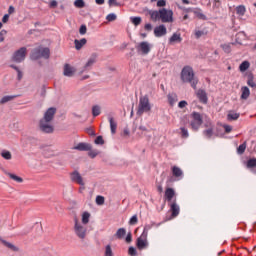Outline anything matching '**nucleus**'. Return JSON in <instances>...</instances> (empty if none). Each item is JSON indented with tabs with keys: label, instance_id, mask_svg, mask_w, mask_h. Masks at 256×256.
I'll use <instances>...</instances> for the list:
<instances>
[{
	"label": "nucleus",
	"instance_id": "f257e3e1",
	"mask_svg": "<svg viewBox=\"0 0 256 256\" xmlns=\"http://www.w3.org/2000/svg\"><path fill=\"white\" fill-rule=\"evenodd\" d=\"M182 83H190L192 89H197L199 79L195 76V71L191 66H185L180 74Z\"/></svg>",
	"mask_w": 256,
	"mask_h": 256
},
{
	"label": "nucleus",
	"instance_id": "f03ea898",
	"mask_svg": "<svg viewBox=\"0 0 256 256\" xmlns=\"http://www.w3.org/2000/svg\"><path fill=\"white\" fill-rule=\"evenodd\" d=\"M51 51L47 47L39 46L34 48L31 53V59L37 61V59H49Z\"/></svg>",
	"mask_w": 256,
	"mask_h": 256
},
{
	"label": "nucleus",
	"instance_id": "7ed1b4c3",
	"mask_svg": "<svg viewBox=\"0 0 256 256\" xmlns=\"http://www.w3.org/2000/svg\"><path fill=\"white\" fill-rule=\"evenodd\" d=\"M74 234L78 239H85L87 237V226L77 218L74 219Z\"/></svg>",
	"mask_w": 256,
	"mask_h": 256
},
{
	"label": "nucleus",
	"instance_id": "20e7f679",
	"mask_svg": "<svg viewBox=\"0 0 256 256\" xmlns=\"http://www.w3.org/2000/svg\"><path fill=\"white\" fill-rule=\"evenodd\" d=\"M152 106L151 102H149V96H141L139 99L138 105V115H143V113H149L151 111Z\"/></svg>",
	"mask_w": 256,
	"mask_h": 256
},
{
	"label": "nucleus",
	"instance_id": "39448f33",
	"mask_svg": "<svg viewBox=\"0 0 256 256\" xmlns=\"http://www.w3.org/2000/svg\"><path fill=\"white\" fill-rule=\"evenodd\" d=\"M26 57H27V48L21 47L20 49L14 52L12 56V61H14V63H23Z\"/></svg>",
	"mask_w": 256,
	"mask_h": 256
},
{
	"label": "nucleus",
	"instance_id": "423d86ee",
	"mask_svg": "<svg viewBox=\"0 0 256 256\" xmlns=\"http://www.w3.org/2000/svg\"><path fill=\"white\" fill-rule=\"evenodd\" d=\"M160 21L162 23H173V10L160 9Z\"/></svg>",
	"mask_w": 256,
	"mask_h": 256
},
{
	"label": "nucleus",
	"instance_id": "0eeeda50",
	"mask_svg": "<svg viewBox=\"0 0 256 256\" xmlns=\"http://www.w3.org/2000/svg\"><path fill=\"white\" fill-rule=\"evenodd\" d=\"M148 233H149V229H147V227H145L141 236L137 240L138 249H145V247H147V245H149L147 242Z\"/></svg>",
	"mask_w": 256,
	"mask_h": 256
},
{
	"label": "nucleus",
	"instance_id": "6e6552de",
	"mask_svg": "<svg viewBox=\"0 0 256 256\" xmlns=\"http://www.w3.org/2000/svg\"><path fill=\"white\" fill-rule=\"evenodd\" d=\"M202 124H203V118L201 117V114L197 112L192 113V121H191L192 129L194 131H197Z\"/></svg>",
	"mask_w": 256,
	"mask_h": 256
},
{
	"label": "nucleus",
	"instance_id": "1a4fd4ad",
	"mask_svg": "<svg viewBox=\"0 0 256 256\" xmlns=\"http://www.w3.org/2000/svg\"><path fill=\"white\" fill-rule=\"evenodd\" d=\"M70 179L72 183H76L77 185H80L83 187L85 185V179H83V176H81V173L79 171L75 170L70 174Z\"/></svg>",
	"mask_w": 256,
	"mask_h": 256
},
{
	"label": "nucleus",
	"instance_id": "9d476101",
	"mask_svg": "<svg viewBox=\"0 0 256 256\" xmlns=\"http://www.w3.org/2000/svg\"><path fill=\"white\" fill-rule=\"evenodd\" d=\"M95 63H97V54H92L86 64L83 66L81 73H85V71H91V69L93 68V65H95Z\"/></svg>",
	"mask_w": 256,
	"mask_h": 256
},
{
	"label": "nucleus",
	"instance_id": "9b49d317",
	"mask_svg": "<svg viewBox=\"0 0 256 256\" xmlns=\"http://www.w3.org/2000/svg\"><path fill=\"white\" fill-rule=\"evenodd\" d=\"M39 127L40 131L43 133H53L54 131L53 125H51V121L40 120Z\"/></svg>",
	"mask_w": 256,
	"mask_h": 256
},
{
	"label": "nucleus",
	"instance_id": "f8f14e48",
	"mask_svg": "<svg viewBox=\"0 0 256 256\" xmlns=\"http://www.w3.org/2000/svg\"><path fill=\"white\" fill-rule=\"evenodd\" d=\"M152 48H153V45H151L149 42H141L138 45V51L142 55H149Z\"/></svg>",
	"mask_w": 256,
	"mask_h": 256
},
{
	"label": "nucleus",
	"instance_id": "ddd939ff",
	"mask_svg": "<svg viewBox=\"0 0 256 256\" xmlns=\"http://www.w3.org/2000/svg\"><path fill=\"white\" fill-rule=\"evenodd\" d=\"M169 206H170V211L172 212V216L168 218V221H171V219H174V217H177V215H179L180 208H179V205H177V202L175 199L173 200V202L169 204Z\"/></svg>",
	"mask_w": 256,
	"mask_h": 256
},
{
	"label": "nucleus",
	"instance_id": "4468645a",
	"mask_svg": "<svg viewBox=\"0 0 256 256\" xmlns=\"http://www.w3.org/2000/svg\"><path fill=\"white\" fill-rule=\"evenodd\" d=\"M164 197L169 204L173 203V201H177V198H175V190L173 188H167Z\"/></svg>",
	"mask_w": 256,
	"mask_h": 256
},
{
	"label": "nucleus",
	"instance_id": "2eb2a0df",
	"mask_svg": "<svg viewBox=\"0 0 256 256\" xmlns=\"http://www.w3.org/2000/svg\"><path fill=\"white\" fill-rule=\"evenodd\" d=\"M154 35L155 37H165L167 35V27L163 24L156 26L154 28Z\"/></svg>",
	"mask_w": 256,
	"mask_h": 256
},
{
	"label": "nucleus",
	"instance_id": "dca6fc26",
	"mask_svg": "<svg viewBox=\"0 0 256 256\" xmlns=\"http://www.w3.org/2000/svg\"><path fill=\"white\" fill-rule=\"evenodd\" d=\"M107 117L110 123V131L112 135H115V133H117V121H115V118H113V113H109Z\"/></svg>",
	"mask_w": 256,
	"mask_h": 256
},
{
	"label": "nucleus",
	"instance_id": "f3484780",
	"mask_svg": "<svg viewBox=\"0 0 256 256\" xmlns=\"http://www.w3.org/2000/svg\"><path fill=\"white\" fill-rule=\"evenodd\" d=\"M57 112V109L55 108H49L42 118V121H53V117H55V113Z\"/></svg>",
	"mask_w": 256,
	"mask_h": 256
},
{
	"label": "nucleus",
	"instance_id": "a211bd4d",
	"mask_svg": "<svg viewBox=\"0 0 256 256\" xmlns=\"http://www.w3.org/2000/svg\"><path fill=\"white\" fill-rule=\"evenodd\" d=\"M76 151H91L92 146L89 143L80 142L76 146H74Z\"/></svg>",
	"mask_w": 256,
	"mask_h": 256
},
{
	"label": "nucleus",
	"instance_id": "6ab92c4d",
	"mask_svg": "<svg viewBox=\"0 0 256 256\" xmlns=\"http://www.w3.org/2000/svg\"><path fill=\"white\" fill-rule=\"evenodd\" d=\"M75 67L69 65V64H66L64 65V76L65 77H73V75H75Z\"/></svg>",
	"mask_w": 256,
	"mask_h": 256
},
{
	"label": "nucleus",
	"instance_id": "aec40b11",
	"mask_svg": "<svg viewBox=\"0 0 256 256\" xmlns=\"http://www.w3.org/2000/svg\"><path fill=\"white\" fill-rule=\"evenodd\" d=\"M183 38H181V33H173L169 38V45H174V43H181Z\"/></svg>",
	"mask_w": 256,
	"mask_h": 256
},
{
	"label": "nucleus",
	"instance_id": "412c9836",
	"mask_svg": "<svg viewBox=\"0 0 256 256\" xmlns=\"http://www.w3.org/2000/svg\"><path fill=\"white\" fill-rule=\"evenodd\" d=\"M148 15L152 21H161V10H150Z\"/></svg>",
	"mask_w": 256,
	"mask_h": 256
},
{
	"label": "nucleus",
	"instance_id": "4be33fe9",
	"mask_svg": "<svg viewBox=\"0 0 256 256\" xmlns=\"http://www.w3.org/2000/svg\"><path fill=\"white\" fill-rule=\"evenodd\" d=\"M200 103L207 104L208 98H207V92L205 90H198L196 93Z\"/></svg>",
	"mask_w": 256,
	"mask_h": 256
},
{
	"label": "nucleus",
	"instance_id": "5701e85b",
	"mask_svg": "<svg viewBox=\"0 0 256 256\" xmlns=\"http://www.w3.org/2000/svg\"><path fill=\"white\" fill-rule=\"evenodd\" d=\"M74 44H75V49L77 51H80V49H83L84 45H87V39H85V38H82L80 40L76 39V40H74Z\"/></svg>",
	"mask_w": 256,
	"mask_h": 256
},
{
	"label": "nucleus",
	"instance_id": "b1692460",
	"mask_svg": "<svg viewBox=\"0 0 256 256\" xmlns=\"http://www.w3.org/2000/svg\"><path fill=\"white\" fill-rule=\"evenodd\" d=\"M240 114L235 111H229L227 114V120L228 121H237L239 119Z\"/></svg>",
	"mask_w": 256,
	"mask_h": 256
},
{
	"label": "nucleus",
	"instance_id": "393cba45",
	"mask_svg": "<svg viewBox=\"0 0 256 256\" xmlns=\"http://www.w3.org/2000/svg\"><path fill=\"white\" fill-rule=\"evenodd\" d=\"M241 99H249V95H251V91L249 90V87L243 86L241 88Z\"/></svg>",
	"mask_w": 256,
	"mask_h": 256
},
{
	"label": "nucleus",
	"instance_id": "a878e982",
	"mask_svg": "<svg viewBox=\"0 0 256 256\" xmlns=\"http://www.w3.org/2000/svg\"><path fill=\"white\" fill-rule=\"evenodd\" d=\"M194 35L196 39H201V37H205V35H207V32L205 31V29L196 28L194 30Z\"/></svg>",
	"mask_w": 256,
	"mask_h": 256
},
{
	"label": "nucleus",
	"instance_id": "bb28decb",
	"mask_svg": "<svg viewBox=\"0 0 256 256\" xmlns=\"http://www.w3.org/2000/svg\"><path fill=\"white\" fill-rule=\"evenodd\" d=\"M245 13H247V9L245 8L244 5H240V6L236 7V14L239 17H243L245 15Z\"/></svg>",
	"mask_w": 256,
	"mask_h": 256
},
{
	"label": "nucleus",
	"instance_id": "cd10ccee",
	"mask_svg": "<svg viewBox=\"0 0 256 256\" xmlns=\"http://www.w3.org/2000/svg\"><path fill=\"white\" fill-rule=\"evenodd\" d=\"M90 217H91V214H89V212H84L82 214V220L80 221V223H83V225H86L87 227Z\"/></svg>",
	"mask_w": 256,
	"mask_h": 256
},
{
	"label": "nucleus",
	"instance_id": "c85d7f7f",
	"mask_svg": "<svg viewBox=\"0 0 256 256\" xmlns=\"http://www.w3.org/2000/svg\"><path fill=\"white\" fill-rule=\"evenodd\" d=\"M172 173L174 177H182L183 176V170L177 166L172 167Z\"/></svg>",
	"mask_w": 256,
	"mask_h": 256
},
{
	"label": "nucleus",
	"instance_id": "c756f323",
	"mask_svg": "<svg viewBox=\"0 0 256 256\" xmlns=\"http://www.w3.org/2000/svg\"><path fill=\"white\" fill-rule=\"evenodd\" d=\"M249 67H251V63H249V61H243L240 64L239 69H240L241 73H245V71H247V69H249Z\"/></svg>",
	"mask_w": 256,
	"mask_h": 256
},
{
	"label": "nucleus",
	"instance_id": "7c9ffc66",
	"mask_svg": "<svg viewBox=\"0 0 256 256\" xmlns=\"http://www.w3.org/2000/svg\"><path fill=\"white\" fill-rule=\"evenodd\" d=\"M1 157L6 159V161H11V159H13V155L9 152V150H2Z\"/></svg>",
	"mask_w": 256,
	"mask_h": 256
},
{
	"label": "nucleus",
	"instance_id": "2f4dec72",
	"mask_svg": "<svg viewBox=\"0 0 256 256\" xmlns=\"http://www.w3.org/2000/svg\"><path fill=\"white\" fill-rule=\"evenodd\" d=\"M178 101L177 94H168V103L173 106Z\"/></svg>",
	"mask_w": 256,
	"mask_h": 256
},
{
	"label": "nucleus",
	"instance_id": "473e14b6",
	"mask_svg": "<svg viewBox=\"0 0 256 256\" xmlns=\"http://www.w3.org/2000/svg\"><path fill=\"white\" fill-rule=\"evenodd\" d=\"M92 115L93 117H99L101 115V106L95 105L92 107Z\"/></svg>",
	"mask_w": 256,
	"mask_h": 256
},
{
	"label": "nucleus",
	"instance_id": "72a5a7b5",
	"mask_svg": "<svg viewBox=\"0 0 256 256\" xmlns=\"http://www.w3.org/2000/svg\"><path fill=\"white\" fill-rule=\"evenodd\" d=\"M243 40H245V32H239L236 35V43H238V45H242L243 44Z\"/></svg>",
	"mask_w": 256,
	"mask_h": 256
},
{
	"label": "nucleus",
	"instance_id": "f704fd0d",
	"mask_svg": "<svg viewBox=\"0 0 256 256\" xmlns=\"http://www.w3.org/2000/svg\"><path fill=\"white\" fill-rule=\"evenodd\" d=\"M247 85L252 87V89H256L255 80H253V74L248 75Z\"/></svg>",
	"mask_w": 256,
	"mask_h": 256
},
{
	"label": "nucleus",
	"instance_id": "c9c22d12",
	"mask_svg": "<svg viewBox=\"0 0 256 256\" xmlns=\"http://www.w3.org/2000/svg\"><path fill=\"white\" fill-rule=\"evenodd\" d=\"M127 233V231L125 230V228H120L117 230L116 232V237L118 239H123L125 237V234Z\"/></svg>",
	"mask_w": 256,
	"mask_h": 256
},
{
	"label": "nucleus",
	"instance_id": "e433bc0d",
	"mask_svg": "<svg viewBox=\"0 0 256 256\" xmlns=\"http://www.w3.org/2000/svg\"><path fill=\"white\" fill-rule=\"evenodd\" d=\"M2 243H3V245H5V247H7L8 249H11V251H19V248H17L12 243H9V242H7L5 240H3Z\"/></svg>",
	"mask_w": 256,
	"mask_h": 256
},
{
	"label": "nucleus",
	"instance_id": "4c0bfd02",
	"mask_svg": "<svg viewBox=\"0 0 256 256\" xmlns=\"http://www.w3.org/2000/svg\"><path fill=\"white\" fill-rule=\"evenodd\" d=\"M8 177H10V179H13V181H16V183H23V178L15 174L8 173Z\"/></svg>",
	"mask_w": 256,
	"mask_h": 256
},
{
	"label": "nucleus",
	"instance_id": "58836bf2",
	"mask_svg": "<svg viewBox=\"0 0 256 256\" xmlns=\"http://www.w3.org/2000/svg\"><path fill=\"white\" fill-rule=\"evenodd\" d=\"M15 97L17 96H4L2 97V99L0 100V103L3 105L5 103H9V101H13V99H15Z\"/></svg>",
	"mask_w": 256,
	"mask_h": 256
},
{
	"label": "nucleus",
	"instance_id": "ea45409f",
	"mask_svg": "<svg viewBox=\"0 0 256 256\" xmlns=\"http://www.w3.org/2000/svg\"><path fill=\"white\" fill-rule=\"evenodd\" d=\"M74 5L78 9H83V7H85V1H83V0H75Z\"/></svg>",
	"mask_w": 256,
	"mask_h": 256
},
{
	"label": "nucleus",
	"instance_id": "a19ab883",
	"mask_svg": "<svg viewBox=\"0 0 256 256\" xmlns=\"http://www.w3.org/2000/svg\"><path fill=\"white\" fill-rule=\"evenodd\" d=\"M104 256H113V249H111V245H107L105 247Z\"/></svg>",
	"mask_w": 256,
	"mask_h": 256
},
{
	"label": "nucleus",
	"instance_id": "79ce46f5",
	"mask_svg": "<svg viewBox=\"0 0 256 256\" xmlns=\"http://www.w3.org/2000/svg\"><path fill=\"white\" fill-rule=\"evenodd\" d=\"M88 155L89 157H91V159H95V157H97V155H99V150H92V148L90 150H88Z\"/></svg>",
	"mask_w": 256,
	"mask_h": 256
},
{
	"label": "nucleus",
	"instance_id": "37998d69",
	"mask_svg": "<svg viewBox=\"0 0 256 256\" xmlns=\"http://www.w3.org/2000/svg\"><path fill=\"white\" fill-rule=\"evenodd\" d=\"M96 204L97 205H105V197H103V196H96Z\"/></svg>",
	"mask_w": 256,
	"mask_h": 256
},
{
	"label": "nucleus",
	"instance_id": "c03bdc74",
	"mask_svg": "<svg viewBox=\"0 0 256 256\" xmlns=\"http://www.w3.org/2000/svg\"><path fill=\"white\" fill-rule=\"evenodd\" d=\"M106 20L109 22L117 20V15L115 13H110L106 16Z\"/></svg>",
	"mask_w": 256,
	"mask_h": 256
},
{
	"label": "nucleus",
	"instance_id": "a18cd8bd",
	"mask_svg": "<svg viewBox=\"0 0 256 256\" xmlns=\"http://www.w3.org/2000/svg\"><path fill=\"white\" fill-rule=\"evenodd\" d=\"M95 145H105V140H103V136H98L95 141Z\"/></svg>",
	"mask_w": 256,
	"mask_h": 256
},
{
	"label": "nucleus",
	"instance_id": "49530a36",
	"mask_svg": "<svg viewBox=\"0 0 256 256\" xmlns=\"http://www.w3.org/2000/svg\"><path fill=\"white\" fill-rule=\"evenodd\" d=\"M180 131H181V136L184 139H187V137H189V131L185 127L180 128Z\"/></svg>",
	"mask_w": 256,
	"mask_h": 256
},
{
	"label": "nucleus",
	"instance_id": "de8ad7c7",
	"mask_svg": "<svg viewBox=\"0 0 256 256\" xmlns=\"http://www.w3.org/2000/svg\"><path fill=\"white\" fill-rule=\"evenodd\" d=\"M204 135H205V137H207V139H211V137H213V129L209 128V129L205 130Z\"/></svg>",
	"mask_w": 256,
	"mask_h": 256
},
{
	"label": "nucleus",
	"instance_id": "09e8293b",
	"mask_svg": "<svg viewBox=\"0 0 256 256\" xmlns=\"http://www.w3.org/2000/svg\"><path fill=\"white\" fill-rule=\"evenodd\" d=\"M194 15H196V17H198V19H203L205 17V15L203 13H201V10H192Z\"/></svg>",
	"mask_w": 256,
	"mask_h": 256
},
{
	"label": "nucleus",
	"instance_id": "8fccbe9b",
	"mask_svg": "<svg viewBox=\"0 0 256 256\" xmlns=\"http://www.w3.org/2000/svg\"><path fill=\"white\" fill-rule=\"evenodd\" d=\"M245 149H247V145L241 144L237 149L239 155H243V153H245Z\"/></svg>",
	"mask_w": 256,
	"mask_h": 256
},
{
	"label": "nucleus",
	"instance_id": "3c124183",
	"mask_svg": "<svg viewBox=\"0 0 256 256\" xmlns=\"http://www.w3.org/2000/svg\"><path fill=\"white\" fill-rule=\"evenodd\" d=\"M131 21L133 23V25H141V17H132Z\"/></svg>",
	"mask_w": 256,
	"mask_h": 256
},
{
	"label": "nucleus",
	"instance_id": "603ef678",
	"mask_svg": "<svg viewBox=\"0 0 256 256\" xmlns=\"http://www.w3.org/2000/svg\"><path fill=\"white\" fill-rule=\"evenodd\" d=\"M138 221L137 215H134L130 218L129 225H137Z\"/></svg>",
	"mask_w": 256,
	"mask_h": 256
},
{
	"label": "nucleus",
	"instance_id": "864d4df0",
	"mask_svg": "<svg viewBox=\"0 0 256 256\" xmlns=\"http://www.w3.org/2000/svg\"><path fill=\"white\" fill-rule=\"evenodd\" d=\"M247 167L251 169V167H256V159H250L247 162Z\"/></svg>",
	"mask_w": 256,
	"mask_h": 256
},
{
	"label": "nucleus",
	"instance_id": "5fc2aeb1",
	"mask_svg": "<svg viewBox=\"0 0 256 256\" xmlns=\"http://www.w3.org/2000/svg\"><path fill=\"white\" fill-rule=\"evenodd\" d=\"M222 49L225 53H231V44H223Z\"/></svg>",
	"mask_w": 256,
	"mask_h": 256
},
{
	"label": "nucleus",
	"instance_id": "6e6d98bb",
	"mask_svg": "<svg viewBox=\"0 0 256 256\" xmlns=\"http://www.w3.org/2000/svg\"><path fill=\"white\" fill-rule=\"evenodd\" d=\"M5 35H7V30H1L0 31V43H3V41H5Z\"/></svg>",
	"mask_w": 256,
	"mask_h": 256
},
{
	"label": "nucleus",
	"instance_id": "4d7b16f0",
	"mask_svg": "<svg viewBox=\"0 0 256 256\" xmlns=\"http://www.w3.org/2000/svg\"><path fill=\"white\" fill-rule=\"evenodd\" d=\"M80 35H85L87 33V26L86 25H81L79 29Z\"/></svg>",
	"mask_w": 256,
	"mask_h": 256
},
{
	"label": "nucleus",
	"instance_id": "13d9d810",
	"mask_svg": "<svg viewBox=\"0 0 256 256\" xmlns=\"http://www.w3.org/2000/svg\"><path fill=\"white\" fill-rule=\"evenodd\" d=\"M109 7H117L119 3H117V0H108Z\"/></svg>",
	"mask_w": 256,
	"mask_h": 256
},
{
	"label": "nucleus",
	"instance_id": "bf43d9fd",
	"mask_svg": "<svg viewBox=\"0 0 256 256\" xmlns=\"http://www.w3.org/2000/svg\"><path fill=\"white\" fill-rule=\"evenodd\" d=\"M187 105V101L182 100L178 103L179 109H185V106Z\"/></svg>",
	"mask_w": 256,
	"mask_h": 256
},
{
	"label": "nucleus",
	"instance_id": "052dcab7",
	"mask_svg": "<svg viewBox=\"0 0 256 256\" xmlns=\"http://www.w3.org/2000/svg\"><path fill=\"white\" fill-rule=\"evenodd\" d=\"M165 5H167V1L165 0H159L157 2V7H165Z\"/></svg>",
	"mask_w": 256,
	"mask_h": 256
},
{
	"label": "nucleus",
	"instance_id": "680f3d73",
	"mask_svg": "<svg viewBox=\"0 0 256 256\" xmlns=\"http://www.w3.org/2000/svg\"><path fill=\"white\" fill-rule=\"evenodd\" d=\"M223 127L227 133H231V131H233V127L231 125L225 124Z\"/></svg>",
	"mask_w": 256,
	"mask_h": 256
},
{
	"label": "nucleus",
	"instance_id": "e2e57ef3",
	"mask_svg": "<svg viewBox=\"0 0 256 256\" xmlns=\"http://www.w3.org/2000/svg\"><path fill=\"white\" fill-rule=\"evenodd\" d=\"M129 255L135 256L137 255V250L133 247L129 248Z\"/></svg>",
	"mask_w": 256,
	"mask_h": 256
},
{
	"label": "nucleus",
	"instance_id": "0e129e2a",
	"mask_svg": "<svg viewBox=\"0 0 256 256\" xmlns=\"http://www.w3.org/2000/svg\"><path fill=\"white\" fill-rule=\"evenodd\" d=\"M49 7L51 9H55V7H57V0H52L49 4Z\"/></svg>",
	"mask_w": 256,
	"mask_h": 256
},
{
	"label": "nucleus",
	"instance_id": "69168bd1",
	"mask_svg": "<svg viewBox=\"0 0 256 256\" xmlns=\"http://www.w3.org/2000/svg\"><path fill=\"white\" fill-rule=\"evenodd\" d=\"M144 29H145V31H151V29H153V25H151L149 23L145 24Z\"/></svg>",
	"mask_w": 256,
	"mask_h": 256
},
{
	"label": "nucleus",
	"instance_id": "338daca9",
	"mask_svg": "<svg viewBox=\"0 0 256 256\" xmlns=\"http://www.w3.org/2000/svg\"><path fill=\"white\" fill-rule=\"evenodd\" d=\"M9 21V14H5L2 18V23H7Z\"/></svg>",
	"mask_w": 256,
	"mask_h": 256
},
{
	"label": "nucleus",
	"instance_id": "774afa93",
	"mask_svg": "<svg viewBox=\"0 0 256 256\" xmlns=\"http://www.w3.org/2000/svg\"><path fill=\"white\" fill-rule=\"evenodd\" d=\"M8 13L9 15H13V13H15V7L9 6Z\"/></svg>",
	"mask_w": 256,
	"mask_h": 256
}]
</instances>
